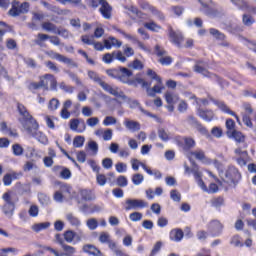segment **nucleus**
Returning a JSON list of instances; mask_svg holds the SVG:
<instances>
[{
	"mask_svg": "<svg viewBox=\"0 0 256 256\" xmlns=\"http://www.w3.org/2000/svg\"><path fill=\"white\" fill-rule=\"evenodd\" d=\"M18 113L20 114L19 122L21 123L23 129L27 133H33L34 129H39V124L37 120L31 116L27 108L23 104L17 105Z\"/></svg>",
	"mask_w": 256,
	"mask_h": 256,
	"instance_id": "nucleus-1",
	"label": "nucleus"
},
{
	"mask_svg": "<svg viewBox=\"0 0 256 256\" xmlns=\"http://www.w3.org/2000/svg\"><path fill=\"white\" fill-rule=\"evenodd\" d=\"M107 76L112 79H117L121 83H125L126 85H133L137 87L135 81H131L130 77H133V71L129 70V68L119 67L117 69H109L106 71Z\"/></svg>",
	"mask_w": 256,
	"mask_h": 256,
	"instance_id": "nucleus-2",
	"label": "nucleus"
},
{
	"mask_svg": "<svg viewBox=\"0 0 256 256\" xmlns=\"http://www.w3.org/2000/svg\"><path fill=\"white\" fill-rule=\"evenodd\" d=\"M29 9H31V4L29 2H19L17 0H14L12 2V7L8 11V15L10 17H19V15H27L29 13Z\"/></svg>",
	"mask_w": 256,
	"mask_h": 256,
	"instance_id": "nucleus-3",
	"label": "nucleus"
},
{
	"mask_svg": "<svg viewBox=\"0 0 256 256\" xmlns=\"http://www.w3.org/2000/svg\"><path fill=\"white\" fill-rule=\"evenodd\" d=\"M224 183L229 185H234L236 187L241 181V173L235 166H230L225 172V178L223 179Z\"/></svg>",
	"mask_w": 256,
	"mask_h": 256,
	"instance_id": "nucleus-4",
	"label": "nucleus"
},
{
	"mask_svg": "<svg viewBox=\"0 0 256 256\" xmlns=\"http://www.w3.org/2000/svg\"><path fill=\"white\" fill-rule=\"evenodd\" d=\"M61 248L63 249V253H59V251L49 247V246H45L44 249L46 251H50V253H52L55 256H72L75 255V253H77V249H75V247L70 246L66 243L61 245Z\"/></svg>",
	"mask_w": 256,
	"mask_h": 256,
	"instance_id": "nucleus-5",
	"label": "nucleus"
},
{
	"mask_svg": "<svg viewBox=\"0 0 256 256\" xmlns=\"http://www.w3.org/2000/svg\"><path fill=\"white\" fill-rule=\"evenodd\" d=\"M145 207H149V203L145 200L141 199H126L125 201V211H131V209H145Z\"/></svg>",
	"mask_w": 256,
	"mask_h": 256,
	"instance_id": "nucleus-6",
	"label": "nucleus"
},
{
	"mask_svg": "<svg viewBox=\"0 0 256 256\" xmlns=\"http://www.w3.org/2000/svg\"><path fill=\"white\" fill-rule=\"evenodd\" d=\"M102 89L106 91V93H109L110 95H113L114 97H118L119 99H127V96L123 91H119V88H113L111 85L106 83L105 81L102 80V83L99 84Z\"/></svg>",
	"mask_w": 256,
	"mask_h": 256,
	"instance_id": "nucleus-7",
	"label": "nucleus"
},
{
	"mask_svg": "<svg viewBox=\"0 0 256 256\" xmlns=\"http://www.w3.org/2000/svg\"><path fill=\"white\" fill-rule=\"evenodd\" d=\"M115 59L121 61V63H125V61H127V58L123 55L121 51L104 54L102 61L109 65L112 61H115Z\"/></svg>",
	"mask_w": 256,
	"mask_h": 256,
	"instance_id": "nucleus-8",
	"label": "nucleus"
},
{
	"mask_svg": "<svg viewBox=\"0 0 256 256\" xmlns=\"http://www.w3.org/2000/svg\"><path fill=\"white\" fill-rule=\"evenodd\" d=\"M208 231L211 233L212 237H219L223 232V224L218 220H212L208 224Z\"/></svg>",
	"mask_w": 256,
	"mask_h": 256,
	"instance_id": "nucleus-9",
	"label": "nucleus"
},
{
	"mask_svg": "<svg viewBox=\"0 0 256 256\" xmlns=\"http://www.w3.org/2000/svg\"><path fill=\"white\" fill-rule=\"evenodd\" d=\"M140 7L144 11H150V13L154 14L155 17H157L160 21H165V15H163L162 12L156 9L154 6H151V4H149L148 2H140Z\"/></svg>",
	"mask_w": 256,
	"mask_h": 256,
	"instance_id": "nucleus-10",
	"label": "nucleus"
},
{
	"mask_svg": "<svg viewBox=\"0 0 256 256\" xmlns=\"http://www.w3.org/2000/svg\"><path fill=\"white\" fill-rule=\"evenodd\" d=\"M178 145L183 149V151H191V149L195 147L196 142L192 137H184L178 141Z\"/></svg>",
	"mask_w": 256,
	"mask_h": 256,
	"instance_id": "nucleus-11",
	"label": "nucleus"
},
{
	"mask_svg": "<svg viewBox=\"0 0 256 256\" xmlns=\"http://www.w3.org/2000/svg\"><path fill=\"white\" fill-rule=\"evenodd\" d=\"M168 31L170 41L174 43V45H177V47H181V43H183V34L180 32H175L171 26L168 27Z\"/></svg>",
	"mask_w": 256,
	"mask_h": 256,
	"instance_id": "nucleus-12",
	"label": "nucleus"
},
{
	"mask_svg": "<svg viewBox=\"0 0 256 256\" xmlns=\"http://www.w3.org/2000/svg\"><path fill=\"white\" fill-rule=\"evenodd\" d=\"M192 173H193L199 187L206 192L207 186L205 185V182H203V179H201V172H199V166L197 164H195V162H193V165H192Z\"/></svg>",
	"mask_w": 256,
	"mask_h": 256,
	"instance_id": "nucleus-13",
	"label": "nucleus"
},
{
	"mask_svg": "<svg viewBox=\"0 0 256 256\" xmlns=\"http://www.w3.org/2000/svg\"><path fill=\"white\" fill-rule=\"evenodd\" d=\"M70 129L71 131H76V133H83L85 129H87V126L85 125L84 121L81 123L79 119H71Z\"/></svg>",
	"mask_w": 256,
	"mask_h": 256,
	"instance_id": "nucleus-14",
	"label": "nucleus"
},
{
	"mask_svg": "<svg viewBox=\"0 0 256 256\" xmlns=\"http://www.w3.org/2000/svg\"><path fill=\"white\" fill-rule=\"evenodd\" d=\"M197 115L198 117H200V119H203L204 121H207V122H211L215 117V112H213V110H204V109L198 108Z\"/></svg>",
	"mask_w": 256,
	"mask_h": 256,
	"instance_id": "nucleus-15",
	"label": "nucleus"
},
{
	"mask_svg": "<svg viewBox=\"0 0 256 256\" xmlns=\"http://www.w3.org/2000/svg\"><path fill=\"white\" fill-rule=\"evenodd\" d=\"M214 103L218 106V108H220L221 111H223V113H228V115L235 117L237 123H239V125H241V120L239 119V116H237V114H235V112H233L231 109H229V107L225 104V102L214 101Z\"/></svg>",
	"mask_w": 256,
	"mask_h": 256,
	"instance_id": "nucleus-16",
	"label": "nucleus"
},
{
	"mask_svg": "<svg viewBox=\"0 0 256 256\" xmlns=\"http://www.w3.org/2000/svg\"><path fill=\"white\" fill-rule=\"evenodd\" d=\"M195 73H200V75H204V77H211L209 71L207 70V63L203 61H198L194 66Z\"/></svg>",
	"mask_w": 256,
	"mask_h": 256,
	"instance_id": "nucleus-17",
	"label": "nucleus"
},
{
	"mask_svg": "<svg viewBox=\"0 0 256 256\" xmlns=\"http://www.w3.org/2000/svg\"><path fill=\"white\" fill-rule=\"evenodd\" d=\"M124 125H125L126 129H128V131H132L133 133L141 130V124L139 122H137L135 120H131L129 118H126L124 120Z\"/></svg>",
	"mask_w": 256,
	"mask_h": 256,
	"instance_id": "nucleus-18",
	"label": "nucleus"
},
{
	"mask_svg": "<svg viewBox=\"0 0 256 256\" xmlns=\"http://www.w3.org/2000/svg\"><path fill=\"white\" fill-rule=\"evenodd\" d=\"M147 95L149 97H155V93H161L163 89H165V86H163V80L160 78V81H157V84L152 88H146Z\"/></svg>",
	"mask_w": 256,
	"mask_h": 256,
	"instance_id": "nucleus-19",
	"label": "nucleus"
},
{
	"mask_svg": "<svg viewBox=\"0 0 256 256\" xmlns=\"http://www.w3.org/2000/svg\"><path fill=\"white\" fill-rule=\"evenodd\" d=\"M101 7L99 9L101 15L104 19H111V11L113 10L107 1L101 2Z\"/></svg>",
	"mask_w": 256,
	"mask_h": 256,
	"instance_id": "nucleus-20",
	"label": "nucleus"
},
{
	"mask_svg": "<svg viewBox=\"0 0 256 256\" xmlns=\"http://www.w3.org/2000/svg\"><path fill=\"white\" fill-rule=\"evenodd\" d=\"M38 129H34V130H32V132H27V133H28V135H32V137H34V139H37V141H39V143H42L43 145H47V142H48L47 136H45V134H43V132L38 131Z\"/></svg>",
	"mask_w": 256,
	"mask_h": 256,
	"instance_id": "nucleus-21",
	"label": "nucleus"
},
{
	"mask_svg": "<svg viewBox=\"0 0 256 256\" xmlns=\"http://www.w3.org/2000/svg\"><path fill=\"white\" fill-rule=\"evenodd\" d=\"M129 105H130L131 109H137V107H138L139 110L141 111V113H143L144 115H147V117H152L154 119H157V116L155 114H151L149 111L143 109V107H141V104H139V101L131 100L129 102Z\"/></svg>",
	"mask_w": 256,
	"mask_h": 256,
	"instance_id": "nucleus-22",
	"label": "nucleus"
},
{
	"mask_svg": "<svg viewBox=\"0 0 256 256\" xmlns=\"http://www.w3.org/2000/svg\"><path fill=\"white\" fill-rule=\"evenodd\" d=\"M83 251L84 253H88V255L103 256V252H101V250H99L97 247L91 244L84 245Z\"/></svg>",
	"mask_w": 256,
	"mask_h": 256,
	"instance_id": "nucleus-23",
	"label": "nucleus"
},
{
	"mask_svg": "<svg viewBox=\"0 0 256 256\" xmlns=\"http://www.w3.org/2000/svg\"><path fill=\"white\" fill-rule=\"evenodd\" d=\"M123 43L115 37H110L109 39L104 40V47L106 49H111L112 47H121Z\"/></svg>",
	"mask_w": 256,
	"mask_h": 256,
	"instance_id": "nucleus-24",
	"label": "nucleus"
},
{
	"mask_svg": "<svg viewBox=\"0 0 256 256\" xmlns=\"http://www.w3.org/2000/svg\"><path fill=\"white\" fill-rule=\"evenodd\" d=\"M233 5H236V7L240 8L242 11H248L250 13L251 7L249 5V2L246 0H230Z\"/></svg>",
	"mask_w": 256,
	"mask_h": 256,
	"instance_id": "nucleus-25",
	"label": "nucleus"
},
{
	"mask_svg": "<svg viewBox=\"0 0 256 256\" xmlns=\"http://www.w3.org/2000/svg\"><path fill=\"white\" fill-rule=\"evenodd\" d=\"M66 220L68 221V223H70L72 227H75L76 229H79V227L81 226V220L72 213L66 214Z\"/></svg>",
	"mask_w": 256,
	"mask_h": 256,
	"instance_id": "nucleus-26",
	"label": "nucleus"
},
{
	"mask_svg": "<svg viewBox=\"0 0 256 256\" xmlns=\"http://www.w3.org/2000/svg\"><path fill=\"white\" fill-rule=\"evenodd\" d=\"M183 230L181 229H173L170 231V239L171 241H175L176 243H179L183 239Z\"/></svg>",
	"mask_w": 256,
	"mask_h": 256,
	"instance_id": "nucleus-27",
	"label": "nucleus"
},
{
	"mask_svg": "<svg viewBox=\"0 0 256 256\" xmlns=\"http://www.w3.org/2000/svg\"><path fill=\"white\" fill-rule=\"evenodd\" d=\"M80 196L84 201H93L95 199V194L93 193V191L88 189L81 190Z\"/></svg>",
	"mask_w": 256,
	"mask_h": 256,
	"instance_id": "nucleus-28",
	"label": "nucleus"
},
{
	"mask_svg": "<svg viewBox=\"0 0 256 256\" xmlns=\"http://www.w3.org/2000/svg\"><path fill=\"white\" fill-rule=\"evenodd\" d=\"M41 27L44 31H47L48 33H57V30L59 28H57V25L51 23V22H43L41 24Z\"/></svg>",
	"mask_w": 256,
	"mask_h": 256,
	"instance_id": "nucleus-29",
	"label": "nucleus"
},
{
	"mask_svg": "<svg viewBox=\"0 0 256 256\" xmlns=\"http://www.w3.org/2000/svg\"><path fill=\"white\" fill-rule=\"evenodd\" d=\"M142 169L148 173V175H154L155 179H161L163 177V174H161V171L155 169L151 170L147 165H142Z\"/></svg>",
	"mask_w": 256,
	"mask_h": 256,
	"instance_id": "nucleus-30",
	"label": "nucleus"
},
{
	"mask_svg": "<svg viewBox=\"0 0 256 256\" xmlns=\"http://www.w3.org/2000/svg\"><path fill=\"white\" fill-rule=\"evenodd\" d=\"M88 77L93 81L94 83H97V85H101L103 79L99 76V74L93 70L88 71Z\"/></svg>",
	"mask_w": 256,
	"mask_h": 256,
	"instance_id": "nucleus-31",
	"label": "nucleus"
},
{
	"mask_svg": "<svg viewBox=\"0 0 256 256\" xmlns=\"http://www.w3.org/2000/svg\"><path fill=\"white\" fill-rule=\"evenodd\" d=\"M49 227H51L50 222H43V223L34 224L32 226V230L35 231V233H39V231H43V229H49Z\"/></svg>",
	"mask_w": 256,
	"mask_h": 256,
	"instance_id": "nucleus-32",
	"label": "nucleus"
},
{
	"mask_svg": "<svg viewBox=\"0 0 256 256\" xmlns=\"http://www.w3.org/2000/svg\"><path fill=\"white\" fill-rule=\"evenodd\" d=\"M108 247L111 249L115 256H120L123 253L119 246H117V243H115L113 240L108 242Z\"/></svg>",
	"mask_w": 256,
	"mask_h": 256,
	"instance_id": "nucleus-33",
	"label": "nucleus"
},
{
	"mask_svg": "<svg viewBox=\"0 0 256 256\" xmlns=\"http://www.w3.org/2000/svg\"><path fill=\"white\" fill-rule=\"evenodd\" d=\"M231 137H233L236 143H245V136L237 130L231 132Z\"/></svg>",
	"mask_w": 256,
	"mask_h": 256,
	"instance_id": "nucleus-34",
	"label": "nucleus"
},
{
	"mask_svg": "<svg viewBox=\"0 0 256 256\" xmlns=\"http://www.w3.org/2000/svg\"><path fill=\"white\" fill-rule=\"evenodd\" d=\"M47 40H49V34L38 33L37 39L34 40V43L39 45V47H43V43Z\"/></svg>",
	"mask_w": 256,
	"mask_h": 256,
	"instance_id": "nucleus-35",
	"label": "nucleus"
},
{
	"mask_svg": "<svg viewBox=\"0 0 256 256\" xmlns=\"http://www.w3.org/2000/svg\"><path fill=\"white\" fill-rule=\"evenodd\" d=\"M63 237H64V241H66V243H73V241H75V231L66 230L63 233Z\"/></svg>",
	"mask_w": 256,
	"mask_h": 256,
	"instance_id": "nucleus-36",
	"label": "nucleus"
},
{
	"mask_svg": "<svg viewBox=\"0 0 256 256\" xmlns=\"http://www.w3.org/2000/svg\"><path fill=\"white\" fill-rule=\"evenodd\" d=\"M199 3L204 8L203 13H205V15H213V10L209 8V3H211V0H199Z\"/></svg>",
	"mask_w": 256,
	"mask_h": 256,
	"instance_id": "nucleus-37",
	"label": "nucleus"
},
{
	"mask_svg": "<svg viewBox=\"0 0 256 256\" xmlns=\"http://www.w3.org/2000/svg\"><path fill=\"white\" fill-rule=\"evenodd\" d=\"M38 200H39V203L45 207H47V205L51 203V198L47 196V194L45 193H39Z\"/></svg>",
	"mask_w": 256,
	"mask_h": 256,
	"instance_id": "nucleus-38",
	"label": "nucleus"
},
{
	"mask_svg": "<svg viewBox=\"0 0 256 256\" xmlns=\"http://www.w3.org/2000/svg\"><path fill=\"white\" fill-rule=\"evenodd\" d=\"M53 74H45L44 76L40 77V83L42 85V88L46 91L49 90V85L51 82V79H49L48 76H52Z\"/></svg>",
	"mask_w": 256,
	"mask_h": 256,
	"instance_id": "nucleus-39",
	"label": "nucleus"
},
{
	"mask_svg": "<svg viewBox=\"0 0 256 256\" xmlns=\"http://www.w3.org/2000/svg\"><path fill=\"white\" fill-rule=\"evenodd\" d=\"M14 211L15 204H4L3 213L6 214L7 217H13Z\"/></svg>",
	"mask_w": 256,
	"mask_h": 256,
	"instance_id": "nucleus-40",
	"label": "nucleus"
},
{
	"mask_svg": "<svg viewBox=\"0 0 256 256\" xmlns=\"http://www.w3.org/2000/svg\"><path fill=\"white\" fill-rule=\"evenodd\" d=\"M131 181H132L133 185H141V183H143V181H145V177L143 176V174L135 173L132 175Z\"/></svg>",
	"mask_w": 256,
	"mask_h": 256,
	"instance_id": "nucleus-41",
	"label": "nucleus"
},
{
	"mask_svg": "<svg viewBox=\"0 0 256 256\" xmlns=\"http://www.w3.org/2000/svg\"><path fill=\"white\" fill-rule=\"evenodd\" d=\"M60 63H65L66 65H68V67H74V68L79 67V64H77V62H75L71 58H68L65 55L62 56V59L60 60Z\"/></svg>",
	"mask_w": 256,
	"mask_h": 256,
	"instance_id": "nucleus-42",
	"label": "nucleus"
},
{
	"mask_svg": "<svg viewBox=\"0 0 256 256\" xmlns=\"http://www.w3.org/2000/svg\"><path fill=\"white\" fill-rule=\"evenodd\" d=\"M23 146L20 144H13L12 145V153L15 155V157H21L23 155Z\"/></svg>",
	"mask_w": 256,
	"mask_h": 256,
	"instance_id": "nucleus-43",
	"label": "nucleus"
},
{
	"mask_svg": "<svg viewBox=\"0 0 256 256\" xmlns=\"http://www.w3.org/2000/svg\"><path fill=\"white\" fill-rule=\"evenodd\" d=\"M86 226L90 231H95L99 227V222L95 218H90L86 221Z\"/></svg>",
	"mask_w": 256,
	"mask_h": 256,
	"instance_id": "nucleus-44",
	"label": "nucleus"
},
{
	"mask_svg": "<svg viewBox=\"0 0 256 256\" xmlns=\"http://www.w3.org/2000/svg\"><path fill=\"white\" fill-rule=\"evenodd\" d=\"M59 105H61V102H59V99H57V98H52V99L49 101L48 109H49L50 111H57V109H59Z\"/></svg>",
	"mask_w": 256,
	"mask_h": 256,
	"instance_id": "nucleus-45",
	"label": "nucleus"
},
{
	"mask_svg": "<svg viewBox=\"0 0 256 256\" xmlns=\"http://www.w3.org/2000/svg\"><path fill=\"white\" fill-rule=\"evenodd\" d=\"M96 183L100 187H105V185L107 184V176L98 172V174H96Z\"/></svg>",
	"mask_w": 256,
	"mask_h": 256,
	"instance_id": "nucleus-46",
	"label": "nucleus"
},
{
	"mask_svg": "<svg viewBox=\"0 0 256 256\" xmlns=\"http://www.w3.org/2000/svg\"><path fill=\"white\" fill-rule=\"evenodd\" d=\"M165 99H166V103H168V105H172V103H175V101H177V99H179V97L177 95L173 94V92H166Z\"/></svg>",
	"mask_w": 256,
	"mask_h": 256,
	"instance_id": "nucleus-47",
	"label": "nucleus"
},
{
	"mask_svg": "<svg viewBox=\"0 0 256 256\" xmlns=\"http://www.w3.org/2000/svg\"><path fill=\"white\" fill-rule=\"evenodd\" d=\"M144 27H146V29H149V31H154L156 33H158V31H161V26L155 22L145 23Z\"/></svg>",
	"mask_w": 256,
	"mask_h": 256,
	"instance_id": "nucleus-48",
	"label": "nucleus"
},
{
	"mask_svg": "<svg viewBox=\"0 0 256 256\" xmlns=\"http://www.w3.org/2000/svg\"><path fill=\"white\" fill-rule=\"evenodd\" d=\"M13 179H17V175L16 174H6L3 177V183L6 187H9V185H11V183H13Z\"/></svg>",
	"mask_w": 256,
	"mask_h": 256,
	"instance_id": "nucleus-49",
	"label": "nucleus"
},
{
	"mask_svg": "<svg viewBox=\"0 0 256 256\" xmlns=\"http://www.w3.org/2000/svg\"><path fill=\"white\" fill-rule=\"evenodd\" d=\"M84 143H85V137L83 136H76L73 140V145L76 148L83 147Z\"/></svg>",
	"mask_w": 256,
	"mask_h": 256,
	"instance_id": "nucleus-50",
	"label": "nucleus"
},
{
	"mask_svg": "<svg viewBox=\"0 0 256 256\" xmlns=\"http://www.w3.org/2000/svg\"><path fill=\"white\" fill-rule=\"evenodd\" d=\"M117 124V118L113 116H106L103 120V125L105 127H109V125H115Z\"/></svg>",
	"mask_w": 256,
	"mask_h": 256,
	"instance_id": "nucleus-51",
	"label": "nucleus"
},
{
	"mask_svg": "<svg viewBox=\"0 0 256 256\" xmlns=\"http://www.w3.org/2000/svg\"><path fill=\"white\" fill-rule=\"evenodd\" d=\"M45 54L50 57V59H56V61H61L63 59V55L59 54L53 50L45 52Z\"/></svg>",
	"mask_w": 256,
	"mask_h": 256,
	"instance_id": "nucleus-52",
	"label": "nucleus"
},
{
	"mask_svg": "<svg viewBox=\"0 0 256 256\" xmlns=\"http://www.w3.org/2000/svg\"><path fill=\"white\" fill-rule=\"evenodd\" d=\"M130 163H131L133 171H139V167H143V165H145L144 163L139 161L137 158H132L130 160Z\"/></svg>",
	"mask_w": 256,
	"mask_h": 256,
	"instance_id": "nucleus-53",
	"label": "nucleus"
},
{
	"mask_svg": "<svg viewBox=\"0 0 256 256\" xmlns=\"http://www.w3.org/2000/svg\"><path fill=\"white\" fill-rule=\"evenodd\" d=\"M28 215L30 217H38L39 216V206L33 204L30 206L28 210Z\"/></svg>",
	"mask_w": 256,
	"mask_h": 256,
	"instance_id": "nucleus-54",
	"label": "nucleus"
},
{
	"mask_svg": "<svg viewBox=\"0 0 256 256\" xmlns=\"http://www.w3.org/2000/svg\"><path fill=\"white\" fill-rule=\"evenodd\" d=\"M158 136L162 141H169V132L164 128L158 129Z\"/></svg>",
	"mask_w": 256,
	"mask_h": 256,
	"instance_id": "nucleus-55",
	"label": "nucleus"
},
{
	"mask_svg": "<svg viewBox=\"0 0 256 256\" xmlns=\"http://www.w3.org/2000/svg\"><path fill=\"white\" fill-rule=\"evenodd\" d=\"M116 183L118 187H127V185H129V181L127 180V177L123 175L117 178Z\"/></svg>",
	"mask_w": 256,
	"mask_h": 256,
	"instance_id": "nucleus-56",
	"label": "nucleus"
},
{
	"mask_svg": "<svg viewBox=\"0 0 256 256\" xmlns=\"http://www.w3.org/2000/svg\"><path fill=\"white\" fill-rule=\"evenodd\" d=\"M59 87L65 93H70L71 94V93H73V91H75V87L69 86V85L65 84V82H61Z\"/></svg>",
	"mask_w": 256,
	"mask_h": 256,
	"instance_id": "nucleus-57",
	"label": "nucleus"
},
{
	"mask_svg": "<svg viewBox=\"0 0 256 256\" xmlns=\"http://www.w3.org/2000/svg\"><path fill=\"white\" fill-rule=\"evenodd\" d=\"M170 199H172V201H175L176 203H179V201H181V193H179V191L177 190H171Z\"/></svg>",
	"mask_w": 256,
	"mask_h": 256,
	"instance_id": "nucleus-58",
	"label": "nucleus"
},
{
	"mask_svg": "<svg viewBox=\"0 0 256 256\" xmlns=\"http://www.w3.org/2000/svg\"><path fill=\"white\" fill-rule=\"evenodd\" d=\"M102 139L104 141H111L113 139V130L109 129V128L104 130V133L102 135Z\"/></svg>",
	"mask_w": 256,
	"mask_h": 256,
	"instance_id": "nucleus-59",
	"label": "nucleus"
},
{
	"mask_svg": "<svg viewBox=\"0 0 256 256\" xmlns=\"http://www.w3.org/2000/svg\"><path fill=\"white\" fill-rule=\"evenodd\" d=\"M100 243H109L111 241V236L107 232H102L99 236Z\"/></svg>",
	"mask_w": 256,
	"mask_h": 256,
	"instance_id": "nucleus-60",
	"label": "nucleus"
},
{
	"mask_svg": "<svg viewBox=\"0 0 256 256\" xmlns=\"http://www.w3.org/2000/svg\"><path fill=\"white\" fill-rule=\"evenodd\" d=\"M60 177L61 179H71V170L69 168H62L60 171Z\"/></svg>",
	"mask_w": 256,
	"mask_h": 256,
	"instance_id": "nucleus-61",
	"label": "nucleus"
},
{
	"mask_svg": "<svg viewBox=\"0 0 256 256\" xmlns=\"http://www.w3.org/2000/svg\"><path fill=\"white\" fill-rule=\"evenodd\" d=\"M115 169H116L117 173H125L127 171V164H125L123 162H118L115 165Z\"/></svg>",
	"mask_w": 256,
	"mask_h": 256,
	"instance_id": "nucleus-62",
	"label": "nucleus"
},
{
	"mask_svg": "<svg viewBox=\"0 0 256 256\" xmlns=\"http://www.w3.org/2000/svg\"><path fill=\"white\" fill-rule=\"evenodd\" d=\"M223 203H224L223 197H217L211 200L212 207H221Z\"/></svg>",
	"mask_w": 256,
	"mask_h": 256,
	"instance_id": "nucleus-63",
	"label": "nucleus"
},
{
	"mask_svg": "<svg viewBox=\"0 0 256 256\" xmlns=\"http://www.w3.org/2000/svg\"><path fill=\"white\" fill-rule=\"evenodd\" d=\"M85 232L83 230H78V232H74V239L78 243L81 242L83 239H85Z\"/></svg>",
	"mask_w": 256,
	"mask_h": 256,
	"instance_id": "nucleus-64",
	"label": "nucleus"
}]
</instances>
